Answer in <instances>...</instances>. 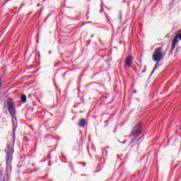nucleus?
Wrapping results in <instances>:
<instances>
[{
	"instance_id": "2eb2a0df",
	"label": "nucleus",
	"mask_w": 181,
	"mask_h": 181,
	"mask_svg": "<svg viewBox=\"0 0 181 181\" xmlns=\"http://www.w3.org/2000/svg\"><path fill=\"white\" fill-rule=\"evenodd\" d=\"M90 37H94V35H91Z\"/></svg>"
},
{
	"instance_id": "4468645a",
	"label": "nucleus",
	"mask_w": 181,
	"mask_h": 181,
	"mask_svg": "<svg viewBox=\"0 0 181 181\" xmlns=\"http://www.w3.org/2000/svg\"><path fill=\"white\" fill-rule=\"evenodd\" d=\"M134 94H136V91L135 90V91L134 92Z\"/></svg>"
},
{
	"instance_id": "dca6fc26",
	"label": "nucleus",
	"mask_w": 181,
	"mask_h": 181,
	"mask_svg": "<svg viewBox=\"0 0 181 181\" xmlns=\"http://www.w3.org/2000/svg\"><path fill=\"white\" fill-rule=\"evenodd\" d=\"M138 141H139V139H137V142H138Z\"/></svg>"
},
{
	"instance_id": "0eeeda50",
	"label": "nucleus",
	"mask_w": 181,
	"mask_h": 181,
	"mask_svg": "<svg viewBox=\"0 0 181 181\" xmlns=\"http://www.w3.org/2000/svg\"><path fill=\"white\" fill-rule=\"evenodd\" d=\"M87 122L86 120L84 119H81L79 120L78 127H80V128H84Z\"/></svg>"
},
{
	"instance_id": "423d86ee",
	"label": "nucleus",
	"mask_w": 181,
	"mask_h": 181,
	"mask_svg": "<svg viewBox=\"0 0 181 181\" xmlns=\"http://www.w3.org/2000/svg\"><path fill=\"white\" fill-rule=\"evenodd\" d=\"M132 64V56L129 55L126 59L125 66L127 67H131V64Z\"/></svg>"
},
{
	"instance_id": "6e6552de",
	"label": "nucleus",
	"mask_w": 181,
	"mask_h": 181,
	"mask_svg": "<svg viewBox=\"0 0 181 181\" xmlns=\"http://www.w3.org/2000/svg\"><path fill=\"white\" fill-rule=\"evenodd\" d=\"M21 98L22 103H26V95H22Z\"/></svg>"
},
{
	"instance_id": "f03ea898",
	"label": "nucleus",
	"mask_w": 181,
	"mask_h": 181,
	"mask_svg": "<svg viewBox=\"0 0 181 181\" xmlns=\"http://www.w3.org/2000/svg\"><path fill=\"white\" fill-rule=\"evenodd\" d=\"M165 54H166V53L163 52V47H160L154 51L153 53L152 59L153 62L159 63V62H160V60L165 57Z\"/></svg>"
},
{
	"instance_id": "ddd939ff",
	"label": "nucleus",
	"mask_w": 181,
	"mask_h": 181,
	"mask_svg": "<svg viewBox=\"0 0 181 181\" xmlns=\"http://www.w3.org/2000/svg\"><path fill=\"white\" fill-rule=\"evenodd\" d=\"M2 176V173L0 172V177Z\"/></svg>"
},
{
	"instance_id": "f257e3e1",
	"label": "nucleus",
	"mask_w": 181,
	"mask_h": 181,
	"mask_svg": "<svg viewBox=\"0 0 181 181\" xmlns=\"http://www.w3.org/2000/svg\"><path fill=\"white\" fill-rule=\"evenodd\" d=\"M141 128H142V124L139 123L132 130L131 134L129 135V138H131L132 144L135 142V139H136V138L141 135Z\"/></svg>"
},
{
	"instance_id": "9b49d317",
	"label": "nucleus",
	"mask_w": 181,
	"mask_h": 181,
	"mask_svg": "<svg viewBox=\"0 0 181 181\" xmlns=\"http://www.w3.org/2000/svg\"><path fill=\"white\" fill-rule=\"evenodd\" d=\"M155 70H156V67L153 69L152 73H153V71H155Z\"/></svg>"
},
{
	"instance_id": "20e7f679",
	"label": "nucleus",
	"mask_w": 181,
	"mask_h": 181,
	"mask_svg": "<svg viewBox=\"0 0 181 181\" xmlns=\"http://www.w3.org/2000/svg\"><path fill=\"white\" fill-rule=\"evenodd\" d=\"M7 107H8V110L10 112L11 117H13L16 114L15 104H13V102L9 101L7 103Z\"/></svg>"
},
{
	"instance_id": "39448f33",
	"label": "nucleus",
	"mask_w": 181,
	"mask_h": 181,
	"mask_svg": "<svg viewBox=\"0 0 181 181\" xmlns=\"http://www.w3.org/2000/svg\"><path fill=\"white\" fill-rule=\"evenodd\" d=\"M178 39H180V40H181V33L177 34L175 36L174 40L173 41V45L171 47V50H175V47H176V45H177L179 43Z\"/></svg>"
},
{
	"instance_id": "9d476101",
	"label": "nucleus",
	"mask_w": 181,
	"mask_h": 181,
	"mask_svg": "<svg viewBox=\"0 0 181 181\" xmlns=\"http://www.w3.org/2000/svg\"><path fill=\"white\" fill-rule=\"evenodd\" d=\"M180 34H181V30H179L177 31V35H180Z\"/></svg>"
},
{
	"instance_id": "f8f14e48",
	"label": "nucleus",
	"mask_w": 181,
	"mask_h": 181,
	"mask_svg": "<svg viewBox=\"0 0 181 181\" xmlns=\"http://www.w3.org/2000/svg\"><path fill=\"white\" fill-rule=\"evenodd\" d=\"M47 18H49V16H48ZM47 18H46L45 19V22H46V21H47Z\"/></svg>"
},
{
	"instance_id": "7ed1b4c3",
	"label": "nucleus",
	"mask_w": 181,
	"mask_h": 181,
	"mask_svg": "<svg viewBox=\"0 0 181 181\" xmlns=\"http://www.w3.org/2000/svg\"><path fill=\"white\" fill-rule=\"evenodd\" d=\"M6 163H11L12 162V155L13 153V150L11 148L9 144H7V150L6 151Z\"/></svg>"
},
{
	"instance_id": "1a4fd4ad",
	"label": "nucleus",
	"mask_w": 181,
	"mask_h": 181,
	"mask_svg": "<svg viewBox=\"0 0 181 181\" xmlns=\"http://www.w3.org/2000/svg\"><path fill=\"white\" fill-rule=\"evenodd\" d=\"M2 87V79L0 78V88Z\"/></svg>"
}]
</instances>
